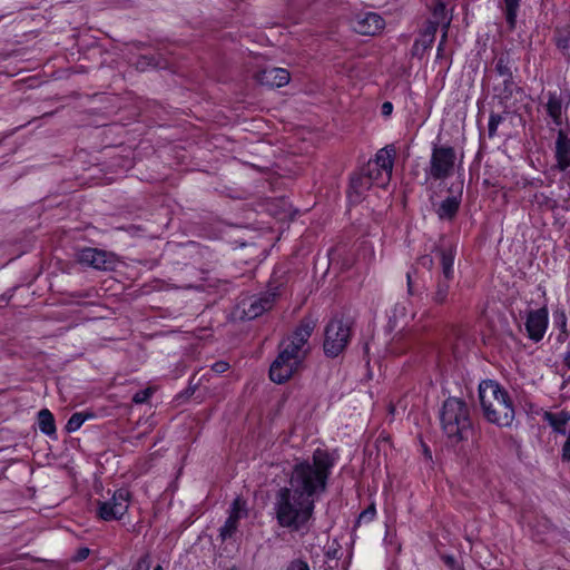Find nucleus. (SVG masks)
<instances>
[{
	"instance_id": "18",
	"label": "nucleus",
	"mask_w": 570,
	"mask_h": 570,
	"mask_svg": "<svg viewBox=\"0 0 570 570\" xmlns=\"http://www.w3.org/2000/svg\"><path fill=\"white\" fill-rule=\"evenodd\" d=\"M542 420L547 422L556 433L566 434V425L570 421V413L564 410L557 413L544 411Z\"/></svg>"
},
{
	"instance_id": "23",
	"label": "nucleus",
	"mask_w": 570,
	"mask_h": 570,
	"mask_svg": "<svg viewBox=\"0 0 570 570\" xmlns=\"http://www.w3.org/2000/svg\"><path fill=\"white\" fill-rule=\"evenodd\" d=\"M559 198H561V196H556L553 191L549 195L546 193H537L532 202L542 209L553 210L558 206Z\"/></svg>"
},
{
	"instance_id": "59",
	"label": "nucleus",
	"mask_w": 570,
	"mask_h": 570,
	"mask_svg": "<svg viewBox=\"0 0 570 570\" xmlns=\"http://www.w3.org/2000/svg\"><path fill=\"white\" fill-rule=\"evenodd\" d=\"M154 570H164V569H163V567H161L160 564H158V566H156V567L154 568Z\"/></svg>"
},
{
	"instance_id": "11",
	"label": "nucleus",
	"mask_w": 570,
	"mask_h": 570,
	"mask_svg": "<svg viewBox=\"0 0 570 570\" xmlns=\"http://www.w3.org/2000/svg\"><path fill=\"white\" fill-rule=\"evenodd\" d=\"M434 252L440 259L441 275L439 277L445 279L454 278V258L456 254V245L446 237H441L434 246Z\"/></svg>"
},
{
	"instance_id": "42",
	"label": "nucleus",
	"mask_w": 570,
	"mask_h": 570,
	"mask_svg": "<svg viewBox=\"0 0 570 570\" xmlns=\"http://www.w3.org/2000/svg\"><path fill=\"white\" fill-rule=\"evenodd\" d=\"M561 459L563 462H570V430L567 440L562 444Z\"/></svg>"
},
{
	"instance_id": "43",
	"label": "nucleus",
	"mask_w": 570,
	"mask_h": 570,
	"mask_svg": "<svg viewBox=\"0 0 570 570\" xmlns=\"http://www.w3.org/2000/svg\"><path fill=\"white\" fill-rule=\"evenodd\" d=\"M417 264H420L422 267L426 269H431L434 265V261L431 255H422L421 257H419Z\"/></svg>"
},
{
	"instance_id": "58",
	"label": "nucleus",
	"mask_w": 570,
	"mask_h": 570,
	"mask_svg": "<svg viewBox=\"0 0 570 570\" xmlns=\"http://www.w3.org/2000/svg\"><path fill=\"white\" fill-rule=\"evenodd\" d=\"M483 181H484V185H485L487 187L491 186L490 180L484 179ZM492 186H493V187H495V186H498V185H497V184H492Z\"/></svg>"
},
{
	"instance_id": "54",
	"label": "nucleus",
	"mask_w": 570,
	"mask_h": 570,
	"mask_svg": "<svg viewBox=\"0 0 570 570\" xmlns=\"http://www.w3.org/2000/svg\"><path fill=\"white\" fill-rule=\"evenodd\" d=\"M563 364L570 370V350L566 353L563 357Z\"/></svg>"
},
{
	"instance_id": "25",
	"label": "nucleus",
	"mask_w": 570,
	"mask_h": 570,
	"mask_svg": "<svg viewBox=\"0 0 570 570\" xmlns=\"http://www.w3.org/2000/svg\"><path fill=\"white\" fill-rule=\"evenodd\" d=\"M512 59L509 53L504 52L497 57L495 71L502 78H511L512 76Z\"/></svg>"
},
{
	"instance_id": "2",
	"label": "nucleus",
	"mask_w": 570,
	"mask_h": 570,
	"mask_svg": "<svg viewBox=\"0 0 570 570\" xmlns=\"http://www.w3.org/2000/svg\"><path fill=\"white\" fill-rule=\"evenodd\" d=\"M315 504L286 488H279L274 498L273 511L277 524L292 533L306 535L313 524Z\"/></svg>"
},
{
	"instance_id": "50",
	"label": "nucleus",
	"mask_w": 570,
	"mask_h": 570,
	"mask_svg": "<svg viewBox=\"0 0 570 570\" xmlns=\"http://www.w3.org/2000/svg\"><path fill=\"white\" fill-rule=\"evenodd\" d=\"M196 386L189 385L183 393L181 396L189 397L195 393Z\"/></svg>"
},
{
	"instance_id": "30",
	"label": "nucleus",
	"mask_w": 570,
	"mask_h": 570,
	"mask_svg": "<svg viewBox=\"0 0 570 570\" xmlns=\"http://www.w3.org/2000/svg\"><path fill=\"white\" fill-rule=\"evenodd\" d=\"M88 417H92V414H85L82 412H76L73 413L67 424H66V431L68 433H71V432H76L77 430L80 429V426L85 423V421L88 419Z\"/></svg>"
},
{
	"instance_id": "36",
	"label": "nucleus",
	"mask_w": 570,
	"mask_h": 570,
	"mask_svg": "<svg viewBox=\"0 0 570 570\" xmlns=\"http://www.w3.org/2000/svg\"><path fill=\"white\" fill-rule=\"evenodd\" d=\"M375 514H376L375 505L371 504L360 513L356 523L360 524L361 522H370L374 519Z\"/></svg>"
},
{
	"instance_id": "3",
	"label": "nucleus",
	"mask_w": 570,
	"mask_h": 570,
	"mask_svg": "<svg viewBox=\"0 0 570 570\" xmlns=\"http://www.w3.org/2000/svg\"><path fill=\"white\" fill-rule=\"evenodd\" d=\"M479 399L485 419L499 426H510L514 407L507 390L497 381L484 380L479 384Z\"/></svg>"
},
{
	"instance_id": "37",
	"label": "nucleus",
	"mask_w": 570,
	"mask_h": 570,
	"mask_svg": "<svg viewBox=\"0 0 570 570\" xmlns=\"http://www.w3.org/2000/svg\"><path fill=\"white\" fill-rule=\"evenodd\" d=\"M441 560L450 570H464L462 564L452 554H441Z\"/></svg>"
},
{
	"instance_id": "26",
	"label": "nucleus",
	"mask_w": 570,
	"mask_h": 570,
	"mask_svg": "<svg viewBox=\"0 0 570 570\" xmlns=\"http://www.w3.org/2000/svg\"><path fill=\"white\" fill-rule=\"evenodd\" d=\"M239 518L228 514L225 523L219 529V538L222 541L232 539L238 529Z\"/></svg>"
},
{
	"instance_id": "53",
	"label": "nucleus",
	"mask_w": 570,
	"mask_h": 570,
	"mask_svg": "<svg viewBox=\"0 0 570 570\" xmlns=\"http://www.w3.org/2000/svg\"><path fill=\"white\" fill-rule=\"evenodd\" d=\"M444 9H445V6L442 2L438 3V6L435 7V10H434V14L443 13Z\"/></svg>"
},
{
	"instance_id": "32",
	"label": "nucleus",
	"mask_w": 570,
	"mask_h": 570,
	"mask_svg": "<svg viewBox=\"0 0 570 570\" xmlns=\"http://www.w3.org/2000/svg\"><path fill=\"white\" fill-rule=\"evenodd\" d=\"M229 514L234 515V517H237L239 519L246 518L247 514H248L247 513L246 501L243 500L242 498L237 497L233 501V503L230 504Z\"/></svg>"
},
{
	"instance_id": "48",
	"label": "nucleus",
	"mask_w": 570,
	"mask_h": 570,
	"mask_svg": "<svg viewBox=\"0 0 570 570\" xmlns=\"http://www.w3.org/2000/svg\"><path fill=\"white\" fill-rule=\"evenodd\" d=\"M288 342L292 343V344L297 345V347L301 348V350L307 343L305 340H303L302 337L296 336L295 334H293L292 338H288Z\"/></svg>"
},
{
	"instance_id": "22",
	"label": "nucleus",
	"mask_w": 570,
	"mask_h": 570,
	"mask_svg": "<svg viewBox=\"0 0 570 570\" xmlns=\"http://www.w3.org/2000/svg\"><path fill=\"white\" fill-rule=\"evenodd\" d=\"M371 187L370 180H350L347 197L351 203L361 202L363 194Z\"/></svg>"
},
{
	"instance_id": "27",
	"label": "nucleus",
	"mask_w": 570,
	"mask_h": 570,
	"mask_svg": "<svg viewBox=\"0 0 570 570\" xmlns=\"http://www.w3.org/2000/svg\"><path fill=\"white\" fill-rule=\"evenodd\" d=\"M521 0H504V16L509 28H515Z\"/></svg>"
},
{
	"instance_id": "38",
	"label": "nucleus",
	"mask_w": 570,
	"mask_h": 570,
	"mask_svg": "<svg viewBox=\"0 0 570 570\" xmlns=\"http://www.w3.org/2000/svg\"><path fill=\"white\" fill-rule=\"evenodd\" d=\"M150 396H151L150 389L140 390L134 394L132 402L136 404H144L149 400Z\"/></svg>"
},
{
	"instance_id": "1",
	"label": "nucleus",
	"mask_w": 570,
	"mask_h": 570,
	"mask_svg": "<svg viewBox=\"0 0 570 570\" xmlns=\"http://www.w3.org/2000/svg\"><path fill=\"white\" fill-rule=\"evenodd\" d=\"M333 466L334 459L331 454L326 450L316 449L312 462L303 461L293 466L285 488L304 499H312L315 504L320 494L326 490Z\"/></svg>"
},
{
	"instance_id": "28",
	"label": "nucleus",
	"mask_w": 570,
	"mask_h": 570,
	"mask_svg": "<svg viewBox=\"0 0 570 570\" xmlns=\"http://www.w3.org/2000/svg\"><path fill=\"white\" fill-rule=\"evenodd\" d=\"M279 352L283 353L286 357H289L293 361H297V363L299 364H302L303 362L304 353H302V350L298 348L297 345L292 344L288 341L281 343Z\"/></svg>"
},
{
	"instance_id": "51",
	"label": "nucleus",
	"mask_w": 570,
	"mask_h": 570,
	"mask_svg": "<svg viewBox=\"0 0 570 570\" xmlns=\"http://www.w3.org/2000/svg\"><path fill=\"white\" fill-rule=\"evenodd\" d=\"M10 296H7L6 294L0 295V307L7 306L9 304Z\"/></svg>"
},
{
	"instance_id": "55",
	"label": "nucleus",
	"mask_w": 570,
	"mask_h": 570,
	"mask_svg": "<svg viewBox=\"0 0 570 570\" xmlns=\"http://www.w3.org/2000/svg\"><path fill=\"white\" fill-rule=\"evenodd\" d=\"M406 278H407V289H409V293L412 295L413 294V288H412V279H411V274L410 273L406 274Z\"/></svg>"
},
{
	"instance_id": "13",
	"label": "nucleus",
	"mask_w": 570,
	"mask_h": 570,
	"mask_svg": "<svg viewBox=\"0 0 570 570\" xmlns=\"http://www.w3.org/2000/svg\"><path fill=\"white\" fill-rule=\"evenodd\" d=\"M299 366L301 364L297 361H293L278 352L277 357L271 364L269 379L276 384H283L293 376Z\"/></svg>"
},
{
	"instance_id": "8",
	"label": "nucleus",
	"mask_w": 570,
	"mask_h": 570,
	"mask_svg": "<svg viewBox=\"0 0 570 570\" xmlns=\"http://www.w3.org/2000/svg\"><path fill=\"white\" fill-rule=\"evenodd\" d=\"M396 148L393 144L377 150L374 160H370L365 168L362 169L360 178H377L385 174L387 178L392 177Z\"/></svg>"
},
{
	"instance_id": "16",
	"label": "nucleus",
	"mask_w": 570,
	"mask_h": 570,
	"mask_svg": "<svg viewBox=\"0 0 570 570\" xmlns=\"http://www.w3.org/2000/svg\"><path fill=\"white\" fill-rule=\"evenodd\" d=\"M255 79L263 86L269 88H279L289 82V72L284 68L269 67L259 70L255 75Z\"/></svg>"
},
{
	"instance_id": "44",
	"label": "nucleus",
	"mask_w": 570,
	"mask_h": 570,
	"mask_svg": "<svg viewBox=\"0 0 570 570\" xmlns=\"http://www.w3.org/2000/svg\"><path fill=\"white\" fill-rule=\"evenodd\" d=\"M89 553H90V550L88 548H86V547L80 548L77 550V553L73 559L76 561H82L88 558Z\"/></svg>"
},
{
	"instance_id": "45",
	"label": "nucleus",
	"mask_w": 570,
	"mask_h": 570,
	"mask_svg": "<svg viewBox=\"0 0 570 570\" xmlns=\"http://www.w3.org/2000/svg\"><path fill=\"white\" fill-rule=\"evenodd\" d=\"M393 111V105L392 102L390 101H385L383 102L382 107H381V114L384 116V117H389L391 116Z\"/></svg>"
},
{
	"instance_id": "9",
	"label": "nucleus",
	"mask_w": 570,
	"mask_h": 570,
	"mask_svg": "<svg viewBox=\"0 0 570 570\" xmlns=\"http://www.w3.org/2000/svg\"><path fill=\"white\" fill-rule=\"evenodd\" d=\"M130 493L127 489L116 490L110 500L98 501L97 514L104 521L119 520L128 511Z\"/></svg>"
},
{
	"instance_id": "10",
	"label": "nucleus",
	"mask_w": 570,
	"mask_h": 570,
	"mask_svg": "<svg viewBox=\"0 0 570 570\" xmlns=\"http://www.w3.org/2000/svg\"><path fill=\"white\" fill-rule=\"evenodd\" d=\"M77 262L99 271H112L116 256L110 252L94 247H83L76 254Z\"/></svg>"
},
{
	"instance_id": "19",
	"label": "nucleus",
	"mask_w": 570,
	"mask_h": 570,
	"mask_svg": "<svg viewBox=\"0 0 570 570\" xmlns=\"http://www.w3.org/2000/svg\"><path fill=\"white\" fill-rule=\"evenodd\" d=\"M453 279L436 278L434 289L431 292V301L435 305H444L450 301V288Z\"/></svg>"
},
{
	"instance_id": "31",
	"label": "nucleus",
	"mask_w": 570,
	"mask_h": 570,
	"mask_svg": "<svg viewBox=\"0 0 570 570\" xmlns=\"http://www.w3.org/2000/svg\"><path fill=\"white\" fill-rule=\"evenodd\" d=\"M432 43L433 42H431L420 36V38H417L412 46L411 55L413 57L422 59L424 57L425 52L432 47Z\"/></svg>"
},
{
	"instance_id": "17",
	"label": "nucleus",
	"mask_w": 570,
	"mask_h": 570,
	"mask_svg": "<svg viewBox=\"0 0 570 570\" xmlns=\"http://www.w3.org/2000/svg\"><path fill=\"white\" fill-rule=\"evenodd\" d=\"M556 157L560 169L570 167V137L561 129L556 141Z\"/></svg>"
},
{
	"instance_id": "57",
	"label": "nucleus",
	"mask_w": 570,
	"mask_h": 570,
	"mask_svg": "<svg viewBox=\"0 0 570 570\" xmlns=\"http://www.w3.org/2000/svg\"><path fill=\"white\" fill-rule=\"evenodd\" d=\"M442 51H443V46H442V42H440L439 47H438V58L442 57Z\"/></svg>"
},
{
	"instance_id": "34",
	"label": "nucleus",
	"mask_w": 570,
	"mask_h": 570,
	"mask_svg": "<svg viewBox=\"0 0 570 570\" xmlns=\"http://www.w3.org/2000/svg\"><path fill=\"white\" fill-rule=\"evenodd\" d=\"M438 28H439V21L429 20L420 36L431 42H434Z\"/></svg>"
},
{
	"instance_id": "49",
	"label": "nucleus",
	"mask_w": 570,
	"mask_h": 570,
	"mask_svg": "<svg viewBox=\"0 0 570 570\" xmlns=\"http://www.w3.org/2000/svg\"><path fill=\"white\" fill-rule=\"evenodd\" d=\"M154 57H147V56H142L140 58V60L138 61V63L140 66H156V63L154 62Z\"/></svg>"
},
{
	"instance_id": "40",
	"label": "nucleus",
	"mask_w": 570,
	"mask_h": 570,
	"mask_svg": "<svg viewBox=\"0 0 570 570\" xmlns=\"http://www.w3.org/2000/svg\"><path fill=\"white\" fill-rule=\"evenodd\" d=\"M224 191H226V195L233 199H246L248 197V194L245 190H238L233 187H226Z\"/></svg>"
},
{
	"instance_id": "21",
	"label": "nucleus",
	"mask_w": 570,
	"mask_h": 570,
	"mask_svg": "<svg viewBox=\"0 0 570 570\" xmlns=\"http://www.w3.org/2000/svg\"><path fill=\"white\" fill-rule=\"evenodd\" d=\"M547 111L557 126L562 124V102L557 92H549Z\"/></svg>"
},
{
	"instance_id": "60",
	"label": "nucleus",
	"mask_w": 570,
	"mask_h": 570,
	"mask_svg": "<svg viewBox=\"0 0 570 570\" xmlns=\"http://www.w3.org/2000/svg\"><path fill=\"white\" fill-rule=\"evenodd\" d=\"M227 570H240L239 568L233 566L232 568L227 569Z\"/></svg>"
},
{
	"instance_id": "14",
	"label": "nucleus",
	"mask_w": 570,
	"mask_h": 570,
	"mask_svg": "<svg viewBox=\"0 0 570 570\" xmlns=\"http://www.w3.org/2000/svg\"><path fill=\"white\" fill-rule=\"evenodd\" d=\"M353 29L364 36H375L385 26L384 19L375 12H362L352 19Z\"/></svg>"
},
{
	"instance_id": "52",
	"label": "nucleus",
	"mask_w": 570,
	"mask_h": 570,
	"mask_svg": "<svg viewBox=\"0 0 570 570\" xmlns=\"http://www.w3.org/2000/svg\"><path fill=\"white\" fill-rule=\"evenodd\" d=\"M449 24H450V22H446V23L443 26L444 32H443L442 38H441V41H440V42H442V46H444V43H445V41H446Z\"/></svg>"
},
{
	"instance_id": "20",
	"label": "nucleus",
	"mask_w": 570,
	"mask_h": 570,
	"mask_svg": "<svg viewBox=\"0 0 570 570\" xmlns=\"http://www.w3.org/2000/svg\"><path fill=\"white\" fill-rule=\"evenodd\" d=\"M38 426L43 434L48 436L56 435L55 417L48 409H42L38 412Z\"/></svg>"
},
{
	"instance_id": "39",
	"label": "nucleus",
	"mask_w": 570,
	"mask_h": 570,
	"mask_svg": "<svg viewBox=\"0 0 570 570\" xmlns=\"http://www.w3.org/2000/svg\"><path fill=\"white\" fill-rule=\"evenodd\" d=\"M286 570H311L308 563L303 559H294L288 564Z\"/></svg>"
},
{
	"instance_id": "7",
	"label": "nucleus",
	"mask_w": 570,
	"mask_h": 570,
	"mask_svg": "<svg viewBox=\"0 0 570 570\" xmlns=\"http://www.w3.org/2000/svg\"><path fill=\"white\" fill-rule=\"evenodd\" d=\"M456 153L448 145L433 144L430 173L433 178H449L455 174Z\"/></svg>"
},
{
	"instance_id": "24",
	"label": "nucleus",
	"mask_w": 570,
	"mask_h": 570,
	"mask_svg": "<svg viewBox=\"0 0 570 570\" xmlns=\"http://www.w3.org/2000/svg\"><path fill=\"white\" fill-rule=\"evenodd\" d=\"M515 89H518V86L513 81V77L503 78L502 83L494 87L495 96L501 102L510 99Z\"/></svg>"
},
{
	"instance_id": "6",
	"label": "nucleus",
	"mask_w": 570,
	"mask_h": 570,
	"mask_svg": "<svg viewBox=\"0 0 570 570\" xmlns=\"http://www.w3.org/2000/svg\"><path fill=\"white\" fill-rule=\"evenodd\" d=\"M324 353L328 357L338 356L347 346L351 338V327L343 320L333 318L324 332Z\"/></svg>"
},
{
	"instance_id": "33",
	"label": "nucleus",
	"mask_w": 570,
	"mask_h": 570,
	"mask_svg": "<svg viewBox=\"0 0 570 570\" xmlns=\"http://www.w3.org/2000/svg\"><path fill=\"white\" fill-rule=\"evenodd\" d=\"M229 514L234 515V517H237L239 519L246 518L247 514H248L247 513L246 501L243 500L242 498L237 497L233 501V503L230 504Z\"/></svg>"
},
{
	"instance_id": "5",
	"label": "nucleus",
	"mask_w": 570,
	"mask_h": 570,
	"mask_svg": "<svg viewBox=\"0 0 570 570\" xmlns=\"http://www.w3.org/2000/svg\"><path fill=\"white\" fill-rule=\"evenodd\" d=\"M463 188V180H452L450 184L448 180L439 181L435 194H440V197L443 198L436 209L440 219L452 220L456 216Z\"/></svg>"
},
{
	"instance_id": "4",
	"label": "nucleus",
	"mask_w": 570,
	"mask_h": 570,
	"mask_svg": "<svg viewBox=\"0 0 570 570\" xmlns=\"http://www.w3.org/2000/svg\"><path fill=\"white\" fill-rule=\"evenodd\" d=\"M440 422L443 433L452 445L468 440L472 431L470 407L459 397H448L440 411Z\"/></svg>"
},
{
	"instance_id": "46",
	"label": "nucleus",
	"mask_w": 570,
	"mask_h": 570,
	"mask_svg": "<svg viewBox=\"0 0 570 570\" xmlns=\"http://www.w3.org/2000/svg\"><path fill=\"white\" fill-rule=\"evenodd\" d=\"M556 322L560 326L561 331L564 332V330L567 327V317H566V314L563 312H561L560 314L556 315Z\"/></svg>"
},
{
	"instance_id": "29",
	"label": "nucleus",
	"mask_w": 570,
	"mask_h": 570,
	"mask_svg": "<svg viewBox=\"0 0 570 570\" xmlns=\"http://www.w3.org/2000/svg\"><path fill=\"white\" fill-rule=\"evenodd\" d=\"M315 326H316V322L313 318L304 317L301 321L299 325L294 331V334L298 337H302L303 340H305L307 342L308 338L311 337Z\"/></svg>"
},
{
	"instance_id": "47",
	"label": "nucleus",
	"mask_w": 570,
	"mask_h": 570,
	"mask_svg": "<svg viewBox=\"0 0 570 570\" xmlns=\"http://www.w3.org/2000/svg\"><path fill=\"white\" fill-rule=\"evenodd\" d=\"M228 368V363L219 361L213 364V370L216 373H224Z\"/></svg>"
},
{
	"instance_id": "41",
	"label": "nucleus",
	"mask_w": 570,
	"mask_h": 570,
	"mask_svg": "<svg viewBox=\"0 0 570 570\" xmlns=\"http://www.w3.org/2000/svg\"><path fill=\"white\" fill-rule=\"evenodd\" d=\"M151 560L149 554H145L135 564L132 570H150Z\"/></svg>"
},
{
	"instance_id": "35",
	"label": "nucleus",
	"mask_w": 570,
	"mask_h": 570,
	"mask_svg": "<svg viewBox=\"0 0 570 570\" xmlns=\"http://www.w3.org/2000/svg\"><path fill=\"white\" fill-rule=\"evenodd\" d=\"M503 120V117L499 114L492 112L489 118L488 132L489 137L492 138L497 134L499 124Z\"/></svg>"
},
{
	"instance_id": "15",
	"label": "nucleus",
	"mask_w": 570,
	"mask_h": 570,
	"mask_svg": "<svg viewBox=\"0 0 570 570\" xmlns=\"http://www.w3.org/2000/svg\"><path fill=\"white\" fill-rule=\"evenodd\" d=\"M548 326V311L542 307L530 311L525 321V330L530 340L539 342L543 338Z\"/></svg>"
},
{
	"instance_id": "12",
	"label": "nucleus",
	"mask_w": 570,
	"mask_h": 570,
	"mask_svg": "<svg viewBox=\"0 0 570 570\" xmlns=\"http://www.w3.org/2000/svg\"><path fill=\"white\" fill-rule=\"evenodd\" d=\"M276 299V293L266 292L243 301V318L254 320L266 311H269Z\"/></svg>"
},
{
	"instance_id": "56",
	"label": "nucleus",
	"mask_w": 570,
	"mask_h": 570,
	"mask_svg": "<svg viewBox=\"0 0 570 570\" xmlns=\"http://www.w3.org/2000/svg\"><path fill=\"white\" fill-rule=\"evenodd\" d=\"M567 337V330H564V334H563V331H561V333L558 335V341L559 342H563Z\"/></svg>"
}]
</instances>
